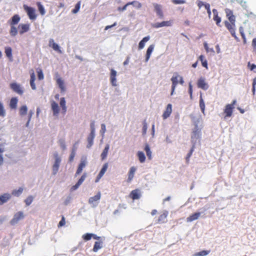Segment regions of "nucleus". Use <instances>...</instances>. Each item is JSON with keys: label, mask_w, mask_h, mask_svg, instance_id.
<instances>
[{"label": "nucleus", "mask_w": 256, "mask_h": 256, "mask_svg": "<svg viewBox=\"0 0 256 256\" xmlns=\"http://www.w3.org/2000/svg\"><path fill=\"white\" fill-rule=\"evenodd\" d=\"M24 218V214L22 212H16L11 220V224H14L17 223L20 220Z\"/></svg>", "instance_id": "obj_12"}, {"label": "nucleus", "mask_w": 256, "mask_h": 256, "mask_svg": "<svg viewBox=\"0 0 256 256\" xmlns=\"http://www.w3.org/2000/svg\"><path fill=\"white\" fill-rule=\"evenodd\" d=\"M210 252V250H203L200 252L195 253L194 256H206L209 254Z\"/></svg>", "instance_id": "obj_40"}, {"label": "nucleus", "mask_w": 256, "mask_h": 256, "mask_svg": "<svg viewBox=\"0 0 256 256\" xmlns=\"http://www.w3.org/2000/svg\"><path fill=\"white\" fill-rule=\"evenodd\" d=\"M212 12L214 14V20L216 22L218 26H220V24L221 22V18L218 16L217 10L216 9H213Z\"/></svg>", "instance_id": "obj_23"}, {"label": "nucleus", "mask_w": 256, "mask_h": 256, "mask_svg": "<svg viewBox=\"0 0 256 256\" xmlns=\"http://www.w3.org/2000/svg\"><path fill=\"white\" fill-rule=\"evenodd\" d=\"M86 162L85 160H82L78 165V166L82 168H84L86 166Z\"/></svg>", "instance_id": "obj_63"}, {"label": "nucleus", "mask_w": 256, "mask_h": 256, "mask_svg": "<svg viewBox=\"0 0 256 256\" xmlns=\"http://www.w3.org/2000/svg\"><path fill=\"white\" fill-rule=\"evenodd\" d=\"M24 8L29 18L31 20H34L36 18V10L27 5H24Z\"/></svg>", "instance_id": "obj_3"}, {"label": "nucleus", "mask_w": 256, "mask_h": 256, "mask_svg": "<svg viewBox=\"0 0 256 256\" xmlns=\"http://www.w3.org/2000/svg\"><path fill=\"white\" fill-rule=\"evenodd\" d=\"M4 52L6 56L8 58L10 61H12L13 57L12 54V49L10 46H6L4 48Z\"/></svg>", "instance_id": "obj_24"}, {"label": "nucleus", "mask_w": 256, "mask_h": 256, "mask_svg": "<svg viewBox=\"0 0 256 256\" xmlns=\"http://www.w3.org/2000/svg\"><path fill=\"white\" fill-rule=\"evenodd\" d=\"M200 136V130H199L198 128V126L196 125L194 130L192 132V139H198Z\"/></svg>", "instance_id": "obj_30"}, {"label": "nucleus", "mask_w": 256, "mask_h": 256, "mask_svg": "<svg viewBox=\"0 0 256 256\" xmlns=\"http://www.w3.org/2000/svg\"><path fill=\"white\" fill-rule=\"evenodd\" d=\"M136 171V168L134 166H132L130 168V172L128 174V182H130L132 181V178L134 177V173Z\"/></svg>", "instance_id": "obj_31"}, {"label": "nucleus", "mask_w": 256, "mask_h": 256, "mask_svg": "<svg viewBox=\"0 0 256 256\" xmlns=\"http://www.w3.org/2000/svg\"><path fill=\"white\" fill-rule=\"evenodd\" d=\"M188 92L190 94V98H192V85L191 84V83H189V84H188Z\"/></svg>", "instance_id": "obj_60"}, {"label": "nucleus", "mask_w": 256, "mask_h": 256, "mask_svg": "<svg viewBox=\"0 0 256 256\" xmlns=\"http://www.w3.org/2000/svg\"><path fill=\"white\" fill-rule=\"evenodd\" d=\"M236 100H234L230 104L226 106L224 109V113L225 114L224 118L230 117L232 114L233 110L234 108V105L236 104Z\"/></svg>", "instance_id": "obj_2"}, {"label": "nucleus", "mask_w": 256, "mask_h": 256, "mask_svg": "<svg viewBox=\"0 0 256 256\" xmlns=\"http://www.w3.org/2000/svg\"><path fill=\"white\" fill-rule=\"evenodd\" d=\"M172 82V92L170 94L172 95L174 92L175 88L179 82V75L178 74H176L172 76L170 79Z\"/></svg>", "instance_id": "obj_5"}, {"label": "nucleus", "mask_w": 256, "mask_h": 256, "mask_svg": "<svg viewBox=\"0 0 256 256\" xmlns=\"http://www.w3.org/2000/svg\"><path fill=\"white\" fill-rule=\"evenodd\" d=\"M200 215V213L199 212H196L194 214H192V215L186 218V221L188 222H191L194 220H195L198 218Z\"/></svg>", "instance_id": "obj_27"}, {"label": "nucleus", "mask_w": 256, "mask_h": 256, "mask_svg": "<svg viewBox=\"0 0 256 256\" xmlns=\"http://www.w3.org/2000/svg\"><path fill=\"white\" fill-rule=\"evenodd\" d=\"M10 194L6 193L0 196V206L7 202L10 198Z\"/></svg>", "instance_id": "obj_22"}, {"label": "nucleus", "mask_w": 256, "mask_h": 256, "mask_svg": "<svg viewBox=\"0 0 256 256\" xmlns=\"http://www.w3.org/2000/svg\"><path fill=\"white\" fill-rule=\"evenodd\" d=\"M108 168V163H106L104 164L102 168L101 169L100 172H99L97 176V178L96 180V182H98L99 180L101 178L104 176L105 172L107 170Z\"/></svg>", "instance_id": "obj_17"}, {"label": "nucleus", "mask_w": 256, "mask_h": 256, "mask_svg": "<svg viewBox=\"0 0 256 256\" xmlns=\"http://www.w3.org/2000/svg\"><path fill=\"white\" fill-rule=\"evenodd\" d=\"M51 107L54 115L57 116L60 112V108L58 104L54 101H52L51 102Z\"/></svg>", "instance_id": "obj_20"}, {"label": "nucleus", "mask_w": 256, "mask_h": 256, "mask_svg": "<svg viewBox=\"0 0 256 256\" xmlns=\"http://www.w3.org/2000/svg\"><path fill=\"white\" fill-rule=\"evenodd\" d=\"M154 48V45H150L148 46V50H146V62H148V60L150 59L151 54H152V52L153 51Z\"/></svg>", "instance_id": "obj_35"}, {"label": "nucleus", "mask_w": 256, "mask_h": 256, "mask_svg": "<svg viewBox=\"0 0 256 256\" xmlns=\"http://www.w3.org/2000/svg\"><path fill=\"white\" fill-rule=\"evenodd\" d=\"M144 150L149 160L152 158V152L148 144H146L144 148Z\"/></svg>", "instance_id": "obj_44"}, {"label": "nucleus", "mask_w": 256, "mask_h": 256, "mask_svg": "<svg viewBox=\"0 0 256 256\" xmlns=\"http://www.w3.org/2000/svg\"><path fill=\"white\" fill-rule=\"evenodd\" d=\"M198 88H200L204 90H206L208 88V85L206 82L204 78H200L197 82Z\"/></svg>", "instance_id": "obj_11"}, {"label": "nucleus", "mask_w": 256, "mask_h": 256, "mask_svg": "<svg viewBox=\"0 0 256 256\" xmlns=\"http://www.w3.org/2000/svg\"><path fill=\"white\" fill-rule=\"evenodd\" d=\"M200 107L201 109L202 112H204L205 104H204V100L202 98V96H200Z\"/></svg>", "instance_id": "obj_52"}, {"label": "nucleus", "mask_w": 256, "mask_h": 256, "mask_svg": "<svg viewBox=\"0 0 256 256\" xmlns=\"http://www.w3.org/2000/svg\"><path fill=\"white\" fill-rule=\"evenodd\" d=\"M6 116V112L4 109L2 103L0 102V116L4 117Z\"/></svg>", "instance_id": "obj_47"}, {"label": "nucleus", "mask_w": 256, "mask_h": 256, "mask_svg": "<svg viewBox=\"0 0 256 256\" xmlns=\"http://www.w3.org/2000/svg\"><path fill=\"white\" fill-rule=\"evenodd\" d=\"M36 5L41 15L44 16L46 14V11L44 6L40 2H37Z\"/></svg>", "instance_id": "obj_39"}, {"label": "nucleus", "mask_w": 256, "mask_h": 256, "mask_svg": "<svg viewBox=\"0 0 256 256\" xmlns=\"http://www.w3.org/2000/svg\"><path fill=\"white\" fill-rule=\"evenodd\" d=\"M10 36H15L17 34L18 30L16 27L14 26H10Z\"/></svg>", "instance_id": "obj_43"}, {"label": "nucleus", "mask_w": 256, "mask_h": 256, "mask_svg": "<svg viewBox=\"0 0 256 256\" xmlns=\"http://www.w3.org/2000/svg\"><path fill=\"white\" fill-rule=\"evenodd\" d=\"M60 104L62 108V112L65 114L66 112V102L64 98H61L60 99Z\"/></svg>", "instance_id": "obj_32"}, {"label": "nucleus", "mask_w": 256, "mask_h": 256, "mask_svg": "<svg viewBox=\"0 0 256 256\" xmlns=\"http://www.w3.org/2000/svg\"><path fill=\"white\" fill-rule=\"evenodd\" d=\"M198 59L200 60L201 61L202 66L206 68V69H208V62H207L206 60L204 58V56L203 55H200L199 56Z\"/></svg>", "instance_id": "obj_41"}, {"label": "nucleus", "mask_w": 256, "mask_h": 256, "mask_svg": "<svg viewBox=\"0 0 256 256\" xmlns=\"http://www.w3.org/2000/svg\"><path fill=\"white\" fill-rule=\"evenodd\" d=\"M65 224H66L65 218H64V216H62L60 221L59 222V223L58 224V227H62V226H64Z\"/></svg>", "instance_id": "obj_56"}, {"label": "nucleus", "mask_w": 256, "mask_h": 256, "mask_svg": "<svg viewBox=\"0 0 256 256\" xmlns=\"http://www.w3.org/2000/svg\"><path fill=\"white\" fill-rule=\"evenodd\" d=\"M172 112V105L170 104H169L167 105L166 108L164 112L162 114V118L164 120L168 118Z\"/></svg>", "instance_id": "obj_13"}, {"label": "nucleus", "mask_w": 256, "mask_h": 256, "mask_svg": "<svg viewBox=\"0 0 256 256\" xmlns=\"http://www.w3.org/2000/svg\"><path fill=\"white\" fill-rule=\"evenodd\" d=\"M225 12L226 14V16L230 22L236 21V17L233 14V12L232 10L228 8H226L225 10Z\"/></svg>", "instance_id": "obj_19"}, {"label": "nucleus", "mask_w": 256, "mask_h": 256, "mask_svg": "<svg viewBox=\"0 0 256 256\" xmlns=\"http://www.w3.org/2000/svg\"><path fill=\"white\" fill-rule=\"evenodd\" d=\"M256 78H254L252 82V91L253 92V94H254L255 91H256Z\"/></svg>", "instance_id": "obj_59"}, {"label": "nucleus", "mask_w": 256, "mask_h": 256, "mask_svg": "<svg viewBox=\"0 0 256 256\" xmlns=\"http://www.w3.org/2000/svg\"><path fill=\"white\" fill-rule=\"evenodd\" d=\"M18 101V98L16 97L11 98L10 102V106L12 109H16V108Z\"/></svg>", "instance_id": "obj_33"}, {"label": "nucleus", "mask_w": 256, "mask_h": 256, "mask_svg": "<svg viewBox=\"0 0 256 256\" xmlns=\"http://www.w3.org/2000/svg\"><path fill=\"white\" fill-rule=\"evenodd\" d=\"M106 131V128L104 124H101V130L100 132L104 134Z\"/></svg>", "instance_id": "obj_62"}, {"label": "nucleus", "mask_w": 256, "mask_h": 256, "mask_svg": "<svg viewBox=\"0 0 256 256\" xmlns=\"http://www.w3.org/2000/svg\"><path fill=\"white\" fill-rule=\"evenodd\" d=\"M100 197H101V194H100V192H98V194L96 196L90 197L89 198V200H88L89 204H93L94 206H96V204H94V202H97L98 200H100Z\"/></svg>", "instance_id": "obj_18"}, {"label": "nucleus", "mask_w": 256, "mask_h": 256, "mask_svg": "<svg viewBox=\"0 0 256 256\" xmlns=\"http://www.w3.org/2000/svg\"><path fill=\"white\" fill-rule=\"evenodd\" d=\"M116 72L114 69L112 68L110 70V80L113 86H116Z\"/></svg>", "instance_id": "obj_14"}, {"label": "nucleus", "mask_w": 256, "mask_h": 256, "mask_svg": "<svg viewBox=\"0 0 256 256\" xmlns=\"http://www.w3.org/2000/svg\"><path fill=\"white\" fill-rule=\"evenodd\" d=\"M138 160L141 163L144 162L146 160V156L142 152L138 151L137 154Z\"/></svg>", "instance_id": "obj_38"}, {"label": "nucleus", "mask_w": 256, "mask_h": 256, "mask_svg": "<svg viewBox=\"0 0 256 256\" xmlns=\"http://www.w3.org/2000/svg\"><path fill=\"white\" fill-rule=\"evenodd\" d=\"M28 111V108L26 106H22L20 108V114L21 116L26 114Z\"/></svg>", "instance_id": "obj_45"}, {"label": "nucleus", "mask_w": 256, "mask_h": 256, "mask_svg": "<svg viewBox=\"0 0 256 256\" xmlns=\"http://www.w3.org/2000/svg\"><path fill=\"white\" fill-rule=\"evenodd\" d=\"M204 8L206 10L208 14L210 16L211 14L210 4L208 3H206V4H204Z\"/></svg>", "instance_id": "obj_58"}, {"label": "nucleus", "mask_w": 256, "mask_h": 256, "mask_svg": "<svg viewBox=\"0 0 256 256\" xmlns=\"http://www.w3.org/2000/svg\"><path fill=\"white\" fill-rule=\"evenodd\" d=\"M82 170H83L82 168H80L78 166V169L75 174V176H76L80 174L82 172Z\"/></svg>", "instance_id": "obj_64"}, {"label": "nucleus", "mask_w": 256, "mask_h": 256, "mask_svg": "<svg viewBox=\"0 0 256 256\" xmlns=\"http://www.w3.org/2000/svg\"><path fill=\"white\" fill-rule=\"evenodd\" d=\"M172 2L175 4H184L186 3L184 0H172Z\"/></svg>", "instance_id": "obj_57"}, {"label": "nucleus", "mask_w": 256, "mask_h": 256, "mask_svg": "<svg viewBox=\"0 0 256 256\" xmlns=\"http://www.w3.org/2000/svg\"><path fill=\"white\" fill-rule=\"evenodd\" d=\"M154 11L156 12L157 16L160 18H164V14L162 10V6L158 4H153Z\"/></svg>", "instance_id": "obj_8"}, {"label": "nucleus", "mask_w": 256, "mask_h": 256, "mask_svg": "<svg viewBox=\"0 0 256 256\" xmlns=\"http://www.w3.org/2000/svg\"><path fill=\"white\" fill-rule=\"evenodd\" d=\"M92 234L86 233L82 235V238L84 240L88 241L90 240L92 238Z\"/></svg>", "instance_id": "obj_48"}, {"label": "nucleus", "mask_w": 256, "mask_h": 256, "mask_svg": "<svg viewBox=\"0 0 256 256\" xmlns=\"http://www.w3.org/2000/svg\"><path fill=\"white\" fill-rule=\"evenodd\" d=\"M248 67L251 71L256 72V65L255 64H251L250 62H248Z\"/></svg>", "instance_id": "obj_49"}, {"label": "nucleus", "mask_w": 256, "mask_h": 256, "mask_svg": "<svg viewBox=\"0 0 256 256\" xmlns=\"http://www.w3.org/2000/svg\"><path fill=\"white\" fill-rule=\"evenodd\" d=\"M236 21L228 22L226 20L224 23L226 27L232 36L237 41H240L239 38L237 37L236 34Z\"/></svg>", "instance_id": "obj_1"}, {"label": "nucleus", "mask_w": 256, "mask_h": 256, "mask_svg": "<svg viewBox=\"0 0 256 256\" xmlns=\"http://www.w3.org/2000/svg\"><path fill=\"white\" fill-rule=\"evenodd\" d=\"M80 2H78L76 4L74 8L72 10V12L73 14L77 13L79 11V10L80 9Z\"/></svg>", "instance_id": "obj_50"}, {"label": "nucleus", "mask_w": 256, "mask_h": 256, "mask_svg": "<svg viewBox=\"0 0 256 256\" xmlns=\"http://www.w3.org/2000/svg\"><path fill=\"white\" fill-rule=\"evenodd\" d=\"M34 198L32 196H28L25 200L24 202L27 206H30Z\"/></svg>", "instance_id": "obj_46"}, {"label": "nucleus", "mask_w": 256, "mask_h": 256, "mask_svg": "<svg viewBox=\"0 0 256 256\" xmlns=\"http://www.w3.org/2000/svg\"><path fill=\"white\" fill-rule=\"evenodd\" d=\"M102 247V241H96L94 242L93 248V251L94 252H98L100 249Z\"/></svg>", "instance_id": "obj_34"}, {"label": "nucleus", "mask_w": 256, "mask_h": 256, "mask_svg": "<svg viewBox=\"0 0 256 256\" xmlns=\"http://www.w3.org/2000/svg\"><path fill=\"white\" fill-rule=\"evenodd\" d=\"M194 146H193L192 148L190 149V151L189 152L188 154L186 156V162L187 163H188L189 162V160H190V157L192 156V152L194 150Z\"/></svg>", "instance_id": "obj_51"}, {"label": "nucleus", "mask_w": 256, "mask_h": 256, "mask_svg": "<svg viewBox=\"0 0 256 256\" xmlns=\"http://www.w3.org/2000/svg\"><path fill=\"white\" fill-rule=\"evenodd\" d=\"M130 196L134 200L140 198V193L139 190L136 189L132 190L130 194Z\"/></svg>", "instance_id": "obj_26"}, {"label": "nucleus", "mask_w": 256, "mask_h": 256, "mask_svg": "<svg viewBox=\"0 0 256 256\" xmlns=\"http://www.w3.org/2000/svg\"><path fill=\"white\" fill-rule=\"evenodd\" d=\"M23 190V188H20L18 190H12V194L14 196H18L22 194Z\"/></svg>", "instance_id": "obj_42"}, {"label": "nucleus", "mask_w": 256, "mask_h": 256, "mask_svg": "<svg viewBox=\"0 0 256 256\" xmlns=\"http://www.w3.org/2000/svg\"><path fill=\"white\" fill-rule=\"evenodd\" d=\"M60 162V158L58 156L57 154H55V162L52 166V172L54 174H56L57 173Z\"/></svg>", "instance_id": "obj_10"}, {"label": "nucleus", "mask_w": 256, "mask_h": 256, "mask_svg": "<svg viewBox=\"0 0 256 256\" xmlns=\"http://www.w3.org/2000/svg\"><path fill=\"white\" fill-rule=\"evenodd\" d=\"M134 3H136L137 4V6H136V8H142V4L140 2H139L138 1H136V0H134V1H132V2H128V3H126L124 6L122 7H118V10L120 11V12H123L125 10H126V7L130 5H134Z\"/></svg>", "instance_id": "obj_7"}, {"label": "nucleus", "mask_w": 256, "mask_h": 256, "mask_svg": "<svg viewBox=\"0 0 256 256\" xmlns=\"http://www.w3.org/2000/svg\"><path fill=\"white\" fill-rule=\"evenodd\" d=\"M56 82L57 84L58 85L59 88L61 92H64L66 90V87L64 85V81L62 80L61 78H60L57 73L56 74Z\"/></svg>", "instance_id": "obj_9"}, {"label": "nucleus", "mask_w": 256, "mask_h": 256, "mask_svg": "<svg viewBox=\"0 0 256 256\" xmlns=\"http://www.w3.org/2000/svg\"><path fill=\"white\" fill-rule=\"evenodd\" d=\"M18 28L19 29V33L20 34L28 32L30 30V24H20Z\"/></svg>", "instance_id": "obj_15"}, {"label": "nucleus", "mask_w": 256, "mask_h": 256, "mask_svg": "<svg viewBox=\"0 0 256 256\" xmlns=\"http://www.w3.org/2000/svg\"><path fill=\"white\" fill-rule=\"evenodd\" d=\"M168 215V212L164 211L162 214H161L158 219L157 220L156 223L158 224H164L166 222V218Z\"/></svg>", "instance_id": "obj_16"}, {"label": "nucleus", "mask_w": 256, "mask_h": 256, "mask_svg": "<svg viewBox=\"0 0 256 256\" xmlns=\"http://www.w3.org/2000/svg\"><path fill=\"white\" fill-rule=\"evenodd\" d=\"M86 174L84 173L82 175L81 178L78 180V182H77V184L79 186H80L82 184V183L83 182L84 180L86 179Z\"/></svg>", "instance_id": "obj_53"}, {"label": "nucleus", "mask_w": 256, "mask_h": 256, "mask_svg": "<svg viewBox=\"0 0 256 256\" xmlns=\"http://www.w3.org/2000/svg\"><path fill=\"white\" fill-rule=\"evenodd\" d=\"M196 2H197V5L200 9L202 6H204V4H206V3H204L203 2L200 0H198Z\"/></svg>", "instance_id": "obj_61"}, {"label": "nucleus", "mask_w": 256, "mask_h": 256, "mask_svg": "<svg viewBox=\"0 0 256 256\" xmlns=\"http://www.w3.org/2000/svg\"><path fill=\"white\" fill-rule=\"evenodd\" d=\"M109 148H110L109 144H106V146L104 150H103L101 154V158H102V160H104L106 158Z\"/></svg>", "instance_id": "obj_37"}, {"label": "nucleus", "mask_w": 256, "mask_h": 256, "mask_svg": "<svg viewBox=\"0 0 256 256\" xmlns=\"http://www.w3.org/2000/svg\"><path fill=\"white\" fill-rule=\"evenodd\" d=\"M49 46L52 47L54 50L58 52L59 53H62V51L60 49L59 46L54 42L53 39H50L49 41Z\"/></svg>", "instance_id": "obj_21"}, {"label": "nucleus", "mask_w": 256, "mask_h": 256, "mask_svg": "<svg viewBox=\"0 0 256 256\" xmlns=\"http://www.w3.org/2000/svg\"><path fill=\"white\" fill-rule=\"evenodd\" d=\"M95 136V134L94 132H90L89 136L88 137L87 140L88 142V144L87 145V148H90L93 144L94 139Z\"/></svg>", "instance_id": "obj_28"}, {"label": "nucleus", "mask_w": 256, "mask_h": 256, "mask_svg": "<svg viewBox=\"0 0 256 256\" xmlns=\"http://www.w3.org/2000/svg\"><path fill=\"white\" fill-rule=\"evenodd\" d=\"M86 174L84 173L82 175L81 178L78 180V182H77V184L79 186H80L82 184V183L83 182L84 180L86 179Z\"/></svg>", "instance_id": "obj_54"}, {"label": "nucleus", "mask_w": 256, "mask_h": 256, "mask_svg": "<svg viewBox=\"0 0 256 256\" xmlns=\"http://www.w3.org/2000/svg\"><path fill=\"white\" fill-rule=\"evenodd\" d=\"M10 88L15 92L19 95H22L24 94V90L22 86L18 84L16 82H12L10 84Z\"/></svg>", "instance_id": "obj_4"}, {"label": "nucleus", "mask_w": 256, "mask_h": 256, "mask_svg": "<svg viewBox=\"0 0 256 256\" xmlns=\"http://www.w3.org/2000/svg\"><path fill=\"white\" fill-rule=\"evenodd\" d=\"M172 24V20L163 21L160 22H156L152 24V27L158 28L164 26H170Z\"/></svg>", "instance_id": "obj_6"}, {"label": "nucleus", "mask_w": 256, "mask_h": 256, "mask_svg": "<svg viewBox=\"0 0 256 256\" xmlns=\"http://www.w3.org/2000/svg\"><path fill=\"white\" fill-rule=\"evenodd\" d=\"M20 17L18 14H14L10 20L9 23L10 26H14L18 23L20 20Z\"/></svg>", "instance_id": "obj_25"}, {"label": "nucleus", "mask_w": 256, "mask_h": 256, "mask_svg": "<svg viewBox=\"0 0 256 256\" xmlns=\"http://www.w3.org/2000/svg\"><path fill=\"white\" fill-rule=\"evenodd\" d=\"M32 72L30 73V85L32 88L33 90H35L36 89V86L34 83V81L36 80L35 74L33 70H32Z\"/></svg>", "instance_id": "obj_29"}, {"label": "nucleus", "mask_w": 256, "mask_h": 256, "mask_svg": "<svg viewBox=\"0 0 256 256\" xmlns=\"http://www.w3.org/2000/svg\"><path fill=\"white\" fill-rule=\"evenodd\" d=\"M38 77L39 80H42L44 78L42 71L41 69H38L37 70Z\"/></svg>", "instance_id": "obj_55"}, {"label": "nucleus", "mask_w": 256, "mask_h": 256, "mask_svg": "<svg viewBox=\"0 0 256 256\" xmlns=\"http://www.w3.org/2000/svg\"><path fill=\"white\" fill-rule=\"evenodd\" d=\"M150 36H147L142 38V40L140 41L138 44V48L142 49L144 48L145 43L147 42L150 40Z\"/></svg>", "instance_id": "obj_36"}]
</instances>
